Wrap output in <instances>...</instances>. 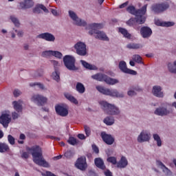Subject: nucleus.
Wrapping results in <instances>:
<instances>
[{
	"label": "nucleus",
	"instance_id": "4",
	"mask_svg": "<svg viewBox=\"0 0 176 176\" xmlns=\"http://www.w3.org/2000/svg\"><path fill=\"white\" fill-rule=\"evenodd\" d=\"M96 89L102 94H104V96H110V97H116L117 98H123L124 97L123 92L120 93L116 89H109L102 86H97Z\"/></svg>",
	"mask_w": 176,
	"mask_h": 176
},
{
	"label": "nucleus",
	"instance_id": "31",
	"mask_svg": "<svg viewBox=\"0 0 176 176\" xmlns=\"http://www.w3.org/2000/svg\"><path fill=\"white\" fill-rule=\"evenodd\" d=\"M119 32H120V34H122L124 36V38H127L128 39H130V38H131V34H130L127 30L124 28H120Z\"/></svg>",
	"mask_w": 176,
	"mask_h": 176
},
{
	"label": "nucleus",
	"instance_id": "62",
	"mask_svg": "<svg viewBox=\"0 0 176 176\" xmlns=\"http://www.w3.org/2000/svg\"><path fill=\"white\" fill-rule=\"evenodd\" d=\"M1 138H3V132L1 130H0V139Z\"/></svg>",
	"mask_w": 176,
	"mask_h": 176
},
{
	"label": "nucleus",
	"instance_id": "55",
	"mask_svg": "<svg viewBox=\"0 0 176 176\" xmlns=\"http://www.w3.org/2000/svg\"><path fill=\"white\" fill-rule=\"evenodd\" d=\"M104 175L106 176H112V172H110L109 170H107L104 171Z\"/></svg>",
	"mask_w": 176,
	"mask_h": 176
},
{
	"label": "nucleus",
	"instance_id": "26",
	"mask_svg": "<svg viewBox=\"0 0 176 176\" xmlns=\"http://www.w3.org/2000/svg\"><path fill=\"white\" fill-rule=\"evenodd\" d=\"M156 25H160L161 27H171L174 25L173 22H162L160 20L157 19L155 21Z\"/></svg>",
	"mask_w": 176,
	"mask_h": 176
},
{
	"label": "nucleus",
	"instance_id": "5",
	"mask_svg": "<svg viewBox=\"0 0 176 176\" xmlns=\"http://www.w3.org/2000/svg\"><path fill=\"white\" fill-rule=\"evenodd\" d=\"M99 104L102 107L103 111L107 115H119L120 110L115 105L111 104L104 100L99 102Z\"/></svg>",
	"mask_w": 176,
	"mask_h": 176
},
{
	"label": "nucleus",
	"instance_id": "49",
	"mask_svg": "<svg viewBox=\"0 0 176 176\" xmlns=\"http://www.w3.org/2000/svg\"><path fill=\"white\" fill-rule=\"evenodd\" d=\"M84 129H85V133L87 134V137H89V135H90V127L87 126H84Z\"/></svg>",
	"mask_w": 176,
	"mask_h": 176
},
{
	"label": "nucleus",
	"instance_id": "38",
	"mask_svg": "<svg viewBox=\"0 0 176 176\" xmlns=\"http://www.w3.org/2000/svg\"><path fill=\"white\" fill-rule=\"evenodd\" d=\"M133 61L138 63V64H142V58L140 55H133L132 57Z\"/></svg>",
	"mask_w": 176,
	"mask_h": 176
},
{
	"label": "nucleus",
	"instance_id": "58",
	"mask_svg": "<svg viewBox=\"0 0 176 176\" xmlns=\"http://www.w3.org/2000/svg\"><path fill=\"white\" fill-rule=\"evenodd\" d=\"M52 64H53L54 67H57L58 65V62L56 60H51Z\"/></svg>",
	"mask_w": 176,
	"mask_h": 176
},
{
	"label": "nucleus",
	"instance_id": "35",
	"mask_svg": "<svg viewBox=\"0 0 176 176\" xmlns=\"http://www.w3.org/2000/svg\"><path fill=\"white\" fill-rule=\"evenodd\" d=\"M76 90L80 93V94H83L85 93V85L80 82H78L76 85Z\"/></svg>",
	"mask_w": 176,
	"mask_h": 176
},
{
	"label": "nucleus",
	"instance_id": "54",
	"mask_svg": "<svg viewBox=\"0 0 176 176\" xmlns=\"http://www.w3.org/2000/svg\"><path fill=\"white\" fill-rule=\"evenodd\" d=\"M12 119H17L19 118V113H16V112H13L12 114Z\"/></svg>",
	"mask_w": 176,
	"mask_h": 176
},
{
	"label": "nucleus",
	"instance_id": "24",
	"mask_svg": "<svg viewBox=\"0 0 176 176\" xmlns=\"http://www.w3.org/2000/svg\"><path fill=\"white\" fill-rule=\"evenodd\" d=\"M12 105L14 107V109H15L16 112H21V111H23V101H14L12 102Z\"/></svg>",
	"mask_w": 176,
	"mask_h": 176
},
{
	"label": "nucleus",
	"instance_id": "6",
	"mask_svg": "<svg viewBox=\"0 0 176 176\" xmlns=\"http://www.w3.org/2000/svg\"><path fill=\"white\" fill-rule=\"evenodd\" d=\"M91 78L92 79H95V80H98L99 82H105L106 83H107V85H113L119 82V80L111 78L107 75L102 74H96L91 76Z\"/></svg>",
	"mask_w": 176,
	"mask_h": 176
},
{
	"label": "nucleus",
	"instance_id": "60",
	"mask_svg": "<svg viewBox=\"0 0 176 176\" xmlns=\"http://www.w3.org/2000/svg\"><path fill=\"white\" fill-rule=\"evenodd\" d=\"M20 139H21V140H25V135H24V134H21V135H20Z\"/></svg>",
	"mask_w": 176,
	"mask_h": 176
},
{
	"label": "nucleus",
	"instance_id": "3",
	"mask_svg": "<svg viewBox=\"0 0 176 176\" xmlns=\"http://www.w3.org/2000/svg\"><path fill=\"white\" fill-rule=\"evenodd\" d=\"M148 5H144L141 9L135 10V7L133 6H129L126 10L131 14H133L137 17V22L140 24H144L145 23V20H146V17H145V14H146V8Z\"/></svg>",
	"mask_w": 176,
	"mask_h": 176
},
{
	"label": "nucleus",
	"instance_id": "57",
	"mask_svg": "<svg viewBox=\"0 0 176 176\" xmlns=\"http://www.w3.org/2000/svg\"><path fill=\"white\" fill-rule=\"evenodd\" d=\"M78 138H79L80 140H85V139L86 138L85 137V135L81 134V133L78 134Z\"/></svg>",
	"mask_w": 176,
	"mask_h": 176
},
{
	"label": "nucleus",
	"instance_id": "63",
	"mask_svg": "<svg viewBox=\"0 0 176 176\" xmlns=\"http://www.w3.org/2000/svg\"><path fill=\"white\" fill-rule=\"evenodd\" d=\"M104 1L105 0H98V3H100V5H102Z\"/></svg>",
	"mask_w": 176,
	"mask_h": 176
},
{
	"label": "nucleus",
	"instance_id": "2",
	"mask_svg": "<svg viewBox=\"0 0 176 176\" xmlns=\"http://www.w3.org/2000/svg\"><path fill=\"white\" fill-rule=\"evenodd\" d=\"M87 30H90L89 32V35H94L96 39H100V41H109V38L107 36L105 32H101L98 30L102 28V25L100 23H92L89 25L87 28Z\"/></svg>",
	"mask_w": 176,
	"mask_h": 176
},
{
	"label": "nucleus",
	"instance_id": "53",
	"mask_svg": "<svg viewBox=\"0 0 176 176\" xmlns=\"http://www.w3.org/2000/svg\"><path fill=\"white\" fill-rule=\"evenodd\" d=\"M15 32H17L18 36H20V37L24 35V32H23V30H19V31L15 30Z\"/></svg>",
	"mask_w": 176,
	"mask_h": 176
},
{
	"label": "nucleus",
	"instance_id": "44",
	"mask_svg": "<svg viewBox=\"0 0 176 176\" xmlns=\"http://www.w3.org/2000/svg\"><path fill=\"white\" fill-rule=\"evenodd\" d=\"M10 19L12 23H14V25H16V27H19V25H20V23L19 22V19H17V18L14 17V16H11Z\"/></svg>",
	"mask_w": 176,
	"mask_h": 176
},
{
	"label": "nucleus",
	"instance_id": "51",
	"mask_svg": "<svg viewBox=\"0 0 176 176\" xmlns=\"http://www.w3.org/2000/svg\"><path fill=\"white\" fill-rule=\"evenodd\" d=\"M92 149L95 152V153H98L100 152L98 147H97V146H96L95 144L92 145Z\"/></svg>",
	"mask_w": 176,
	"mask_h": 176
},
{
	"label": "nucleus",
	"instance_id": "30",
	"mask_svg": "<svg viewBox=\"0 0 176 176\" xmlns=\"http://www.w3.org/2000/svg\"><path fill=\"white\" fill-rule=\"evenodd\" d=\"M65 97L67 98V100H69L71 102H73V104H75L76 105H78V100L75 98V97L72 96V95L69 94H65Z\"/></svg>",
	"mask_w": 176,
	"mask_h": 176
},
{
	"label": "nucleus",
	"instance_id": "45",
	"mask_svg": "<svg viewBox=\"0 0 176 176\" xmlns=\"http://www.w3.org/2000/svg\"><path fill=\"white\" fill-rule=\"evenodd\" d=\"M107 162H109V163H111L112 164H116V157H109L107 158Z\"/></svg>",
	"mask_w": 176,
	"mask_h": 176
},
{
	"label": "nucleus",
	"instance_id": "47",
	"mask_svg": "<svg viewBox=\"0 0 176 176\" xmlns=\"http://www.w3.org/2000/svg\"><path fill=\"white\" fill-rule=\"evenodd\" d=\"M8 140L11 145H14V138H13V136H12L11 135H8Z\"/></svg>",
	"mask_w": 176,
	"mask_h": 176
},
{
	"label": "nucleus",
	"instance_id": "32",
	"mask_svg": "<svg viewBox=\"0 0 176 176\" xmlns=\"http://www.w3.org/2000/svg\"><path fill=\"white\" fill-rule=\"evenodd\" d=\"M168 69L171 74H176V60L173 63H168Z\"/></svg>",
	"mask_w": 176,
	"mask_h": 176
},
{
	"label": "nucleus",
	"instance_id": "36",
	"mask_svg": "<svg viewBox=\"0 0 176 176\" xmlns=\"http://www.w3.org/2000/svg\"><path fill=\"white\" fill-rule=\"evenodd\" d=\"M126 47L128 49H140L142 45L137 43H129L126 45Z\"/></svg>",
	"mask_w": 176,
	"mask_h": 176
},
{
	"label": "nucleus",
	"instance_id": "34",
	"mask_svg": "<svg viewBox=\"0 0 176 176\" xmlns=\"http://www.w3.org/2000/svg\"><path fill=\"white\" fill-rule=\"evenodd\" d=\"M9 151V146L6 143L0 142V152L3 153Z\"/></svg>",
	"mask_w": 176,
	"mask_h": 176
},
{
	"label": "nucleus",
	"instance_id": "13",
	"mask_svg": "<svg viewBox=\"0 0 176 176\" xmlns=\"http://www.w3.org/2000/svg\"><path fill=\"white\" fill-rule=\"evenodd\" d=\"M118 67L120 71H122V72H124V74H129L130 75H137V72L127 68V65L126 64V62H124V60H121L119 63Z\"/></svg>",
	"mask_w": 176,
	"mask_h": 176
},
{
	"label": "nucleus",
	"instance_id": "14",
	"mask_svg": "<svg viewBox=\"0 0 176 176\" xmlns=\"http://www.w3.org/2000/svg\"><path fill=\"white\" fill-rule=\"evenodd\" d=\"M75 166L79 170L85 171V170L87 168V163H86V157H81L78 158L75 164Z\"/></svg>",
	"mask_w": 176,
	"mask_h": 176
},
{
	"label": "nucleus",
	"instance_id": "39",
	"mask_svg": "<svg viewBox=\"0 0 176 176\" xmlns=\"http://www.w3.org/2000/svg\"><path fill=\"white\" fill-rule=\"evenodd\" d=\"M153 138L155 141H156L157 146H160L162 145V140L160 139V136H159L157 134H154Z\"/></svg>",
	"mask_w": 176,
	"mask_h": 176
},
{
	"label": "nucleus",
	"instance_id": "43",
	"mask_svg": "<svg viewBox=\"0 0 176 176\" xmlns=\"http://www.w3.org/2000/svg\"><path fill=\"white\" fill-rule=\"evenodd\" d=\"M68 142L70 145H76V144H78V140L75 138L71 137L69 138Z\"/></svg>",
	"mask_w": 176,
	"mask_h": 176
},
{
	"label": "nucleus",
	"instance_id": "17",
	"mask_svg": "<svg viewBox=\"0 0 176 176\" xmlns=\"http://www.w3.org/2000/svg\"><path fill=\"white\" fill-rule=\"evenodd\" d=\"M34 6V1L32 0H25V2H21L18 5V9H30Z\"/></svg>",
	"mask_w": 176,
	"mask_h": 176
},
{
	"label": "nucleus",
	"instance_id": "7",
	"mask_svg": "<svg viewBox=\"0 0 176 176\" xmlns=\"http://www.w3.org/2000/svg\"><path fill=\"white\" fill-rule=\"evenodd\" d=\"M63 63L66 68L70 71H76V69H78L75 66V58L72 56L66 55L63 58Z\"/></svg>",
	"mask_w": 176,
	"mask_h": 176
},
{
	"label": "nucleus",
	"instance_id": "42",
	"mask_svg": "<svg viewBox=\"0 0 176 176\" xmlns=\"http://www.w3.org/2000/svg\"><path fill=\"white\" fill-rule=\"evenodd\" d=\"M52 56H54L56 58H63V54L58 51H53Z\"/></svg>",
	"mask_w": 176,
	"mask_h": 176
},
{
	"label": "nucleus",
	"instance_id": "22",
	"mask_svg": "<svg viewBox=\"0 0 176 176\" xmlns=\"http://www.w3.org/2000/svg\"><path fill=\"white\" fill-rule=\"evenodd\" d=\"M140 32L143 38H149L152 35V30L148 27L142 28Z\"/></svg>",
	"mask_w": 176,
	"mask_h": 176
},
{
	"label": "nucleus",
	"instance_id": "28",
	"mask_svg": "<svg viewBox=\"0 0 176 176\" xmlns=\"http://www.w3.org/2000/svg\"><path fill=\"white\" fill-rule=\"evenodd\" d=\"M80 63H82L83 67H85V68H87V69H93L94 71H96L98 69L96 65H90L85 60H80Z\"/></svg>",
	"mask_w": 176,
	"mask_h": 176
},
{
	"label": "nucleus",
	"instance_id": "15",
	"mask_svg": "<svg viewBox=\"0 0 176 176\" xmlns=\"http://www.w3.org/2000/svg\"><path fill=\"white\" fill-rule=\"evenodd\" d=\"M31 100L34 101V102H37L38 105H43V104L47 102V98L42 95L36 94L32 97Z\"/></svg>",
	"mask_w": 176,
	"mask_h": 176
},
{
	"label": "nucleus",
	"instance_id": "9",
	"mask_svg": "<svg viewBox=\"0 0 176 176\" xmlns=\"http://www.w3.org/2000/svg\"><path fill=\"white\" fill-rule=\"evenodd\" d=\"M69 16L73 21L74 24L76 25H79L80 27H85V25H86V22L85 21H82V19L78 17V15H76V13H75L74 11L69 10Z\"/></svg>",
	"mask_w": 176,
	"mask_h": 176
},
{
	"label": "nucleus",
	"instance_id": "40",
	"mask_svg": "<svg viewBox=\"0 0 176 176\" xmlns=\"http://www.w3.org/2000/svg\"><path fill=\"white\" fill-rule=\"evenodd\" d=\"M43 57H50L51 56H53V51L49 50L43 52L41 54Z\"/></svg>",
	"mask_w": 176,
	"mask_h": 176
},
{
	"label": "nucleus",
	"instance_id": "27",
	"mask_svg": "<svg viewBox=\"0 0 176 176\" xmlns=\"http://www.w3.org/2000/svg\"><path fill=\"white\" fill-rule=\"evenodd\" d=\"M95 164L98 168H101V170H105V165L104 164V161L101 158H96L95 159Z\"/></svg>",
	"mask_w": 176,
	"mask_h": 176
},
{
	"label": "nucleus",
	"instance_id": "33",
	"mask_svg": "<svg viewBox=\"0 0 176 176\" xmlns=\"http://www.w3.org/2000/svg\"><path fill=\"white\" fill-rule=\"evenodd\" d=\"M126 24L128 25H130L131 27H135V25H137V24H142V23H140L139 22L137 21V16H136V19H134V18H131L127 22H126Z\"/></svg>",
	"mask_w": 176,
	"mask_h": 176
},
{
	"label": "nucleus",
	"instance_id": "50",
	"mask_svg": "<svg viewBox=\"0 0 176 176\" xmlns=\"http://www.w3.org/2000/svg\"><path fill=\"white\" fill-rule=\"evenodd\" d=\"M14 97H19V96H21V91L19 89H15L14 91Z\"/></svg>",
	"mask_w": 176,
	"mask_h": 176
},
{
	"label": "nucleus",
	"instance_id": "1",
	"mask_svg": "<svg viewBox=\"0 0 176 176\" xmlns=\"http://www.w3.org/2000/svg\"><path fill=\"white\" fill-rule=\"evenodd\" d=\"M27 151L28 152L22 153V159H28V157H30V153H31L33 157V162H34L36 164L41 166V167H50L49 163L43 158L42 148H41V147L35 146L32 148H28Z\"/></svg>",
	"mask_w": 176,
	"mask_h": 176
},
{
	"label": "nucleus",
	"instance_id": "29",
	"mask_svg": "<svg viewBox=\"0 0 176 176\" xmlns=\"http://www.w3.org/2000/svg\"><path fill=\"white\" fill-rule=\"evenodd\" d=\"M127 160L124 157H122L120 161L117 164L118 167L120 168H124L127 166Z\"/></svg>",
	"mask_w": 176,
	"mask_h": 176
},
{
	"label": "nucleus",
	"instance_id": "18",
	"mask_svg": "<svg viewBox=\"0 0 176 176\" xmlns=\"http://www.w3.org/2000/svg\"><path fill=\"white\" fill-rule=\"evenodd\" d=\"M155 115H157L158 116H166L169 115L170 110H167L165 107H158L154 111Z\"/></svg>",
	"mask_w": 176,
	"mask_h": 176
},
{
	"label": "nucleus",
	"instance_id": "12",
	"mask_svg": "<svg viewBox=\"0 0 176 176\" xmlns=\"http://www.w3.org/2000/svg\"><path fill=\"white\" fill-rule=\"evenodd\" d=\"M56 112L60 116L65 118L68 116V107L63 104H58L55 107Z\"/></svg>",
	"mask_w": 176,
	"mask_h": 176
},
{
	"label": "nucleus",
	"instance_id": "41",
	"mask_svg": "<svg viewBox=\"0 0 176 176\" xmlns=\"http://www.w3.org/2000/svg\"><path fill=\"white\" fill-rule=\"evenodd\" d=\"M52 78L53 79H54V80H56V82H58V80H60V73H58V72H53Z\"/></svg>",
	"mask_w": 176,
	"mask_h": 176
},
{
	"label": "nucleus",
	"instance_id": "64",
	"mask_svg": "<svg viewBox=\"0 0 176 176\" xmlns=\"http://www.w3.org/2000/svg\"><path fill=\"white\" fill-rule=\"evenodd\" d=\"M61 157H62V156L59 155V156L55 157V159H56V160H58L61 159Z\"/></svg>",
	"mask_w": 176,
	"mask_h": 176
},
{
	"label": "nucleus",
	"instance_id": "23",
	"mask_svg": "<svg viewBox=\"0 0 176 176\" xmlns=\"http://www.w3.org/2000/svg\"><path fill=\"white\" fill-rule=\"evenodd\" d=\"M41 10H43L45 13H49V10L45 7V6L42 4H38L35 6V8L33 9V12L36 14L41 13Z\"/></svg>",
	"mask_w": 176,
	"mask_h": 176
},
{
	"label": "nucleus",
	"instance_id": "52",
	"mask_svg": "<svg viewBox=\"0 0 176 176\" xmlns=\"http://www.w3.org/2000/svg\"><path fill=\"white\" fill-rule=\"evenodd\" d=\"M30 86H38V87H40V89H44L43 87V85L41 84V83H31Z\"/></svg>",
	"mask_w": 176,
	"mask_h": 176
},
{
	"label": "nucleus",
	"instance_id": "37",
	"mask_svg": "<svg viewBox=\"0 0 176 176\" xmlns=\"http://www.w3.org/2000/svg\"><path fill=\"white\" fill-rule=\"evenodd\" d=\"M104 123H105V124H107V126H112V124L115 123V120H113V118L107 117L104 120Z\"/></svg>",
	"mask_w": 176,
	"mask_h": 176
},
{
	"label": "nucleus",
	"instance_id": "11",
	"mask_svg": "<svg viewBox=\"0 0 176 176\" xmlns=\"http://www.w3.org/2000/svg\"><path fill=\"white\" fill-rule=\"evenodd\" d=\"M170 6L167 3H161L158 4H155L152 6V10L154 11L155 13H162L164 12V10H167Z\"/></svg>",
	"mask_w": 176,
	"mask_h": 176
},
{
	"label": "nucleus",
	"instance_id": "61",
	"mask_svg": "<svg viewBox=\"0 0 176 176\" xmlns=\"http://www.w3.org/2000/svg\"><path fill=\"white\" fill-rule=\"evenodd\" d=\"M129 64H130V65H131V67H134V65H135V63H134V61H133V60H131L129 62Z\"/></svg>",
	"mask_w": 176,
	"mask_h": 176
},
{
	"label": "nucleus",
	"instance_id": "59",
	"mask_svg": "<svg viewBox=\"0 0 176 176\" xmlns=\"http://www.w3.org/2000/svg\"><path fill=\"white\" fill-rule=\"evenodd\" d=\"M52 14H54V16H57V10L52 9Z\"/></svg>",
	"mask_w": 176,
	"mask_h": 176
},
{
	"label": "nucleus",
	"instance_id": "48",
	"mask_svg": "<svg viewBox=\"0 0 176 176\" xmlns=\"http://www.w3.org/2000/svg\"><path fill=\"white\" fill-rule=\"evenodd\" d=\"M65 157H67V159H70V157H72L74 156V153L71 151H68L65 153Z\"/></svg>",
	"mask_w": 176,
	"mask_h": 176
},
{
	"label": "nucleus",
	"instance_id": "8",
	"mask_svg": "<svg viewBox=\"0 0 176 176\" xmlns=\"http://www.w3.org/2000/svg\"><path fill=\"white\" fill-rule=\"evenodd\" d=\"M74 49L76 50L78 56H86L87 54V49L86 48V44L82 42H78L74 45Z\"/></svg>",
	"mask_w": 176,
	"mask_h": 176
},
{
	"label": "nucleus",
	"instance_id": "25",
	"mask_svg": "<svg viewBox=\"0 0 176 176\" xmlns=\"http://www.w3.org/2000/svg\"><path fill=\"white\" fill-rule=\"evenodd\" d=\"M137 91H141V88L139 87H132L128 91L127 94L129 97H133L137 96Z\"/></svg>",
	"mask_w": 176,
	"mask_h": 176
},
{
	"label": "nucleus",
	"instance_id": "19",
	"mask_svg": "<svg viewBox=\"0 0 176 176\" xmlns=\"http://www.w3.org/2000/svg\"><path fill=\"white\" fill-rule=\"evenodd\" d=\"M101 137H102L103 141L108 145H112V144H113V142L115 141L113 140V138H112V136L111 135H108V134L105 133L104 132H102L101 133Z\"/></svg>",
	"mask_w": 176,
	"mask_h": 176
},
{
	"label": "nucleus",
	"instance_id": "46",
	"mask_svg": "<svg viewBox=\"0 0 176 176\" xmlns=\"http://www.w3.org/2000/svg\"><path fill=\"white\" fill-rule=\"evenodd\" d=\"M158 164L161 166L163 171H164L165 173H168L170 171V170H168V168L166 167V166H164L162 162H158Z\"/></svg>",
	"mask_w": 176,
	"mask_h": 176
},
{
	"label": "nucleus",
	"instance_id": "21",
	"mask_svg": "<svg viewBox=\"0 0 176 176\" xmlns=\"http://www.w3.org/2000/svg\"><path fill=\"white\" fill-rule=\"evenodd\" d=\"M152 93L155 97L162 98L164 96L163 91H162V87L159 85H155L153 87Z\"/></svg>",
	"mask_w": 176,
	"mask_h": 176
},
{
	"label": "nucleus",
	"instance_id": "16",
	"mask_svg": "<svg viewBox=\"0 0 176 176\" xmlns=\"http://www.w3.org/2000/svg\"><path fill=\"white\" fill-rule=\"evenodd\" d=\"M37 38L39 39H45V41H47L48 42H54L56 40V38L50 33H43L38 34Z\"/></svg>",
	"mask_w": 176,
	"mask_h": 176
},
{
	"label": "nucleus",
	"instance_id": "56",
	"mask_svg": "<svg viewBox=\"0 0 176 176\" xmlns=\"http://www.w3.org/2000/svg\"><path fill=\"white\" fill-rule=\"evenodd\" d=\"M129 5V1H126L124 3H122V5L120 6V9H123V8H126V6Z\"/></svg>",
	"mask_w": 176,
	"mask_h": 176
},
{
	"label": "nucleus",
	"instance_id": "20",
	"mask_svg": "<svg viewBox=\"0 0 176 176\" xmlns=\"http://www.w3.org/2000/svg\"><path fill=\"white\" fill-rule=\"evenodd\" d=\"M151 137L149 136V133L146 131H142L138 138V142H145L146 141H149Z\"/></svg>",
	"mask_w": 176,
	"mask_h": 176
},
{
	"label": "nucleus",
	"instance_id": "10",
	"mask_svg": "<svg viewBox=\"0 0 176 176\" xmlns=\"http://www.w3.org/2000/svg\"><path fill=\"white\" fill-rule=\"evenodd\" d=\"M11 121L12 117L10 116V111L3 113L1 116L0 117V123L3 126V127H8Z\"/></svg>",
	"mask_w": 176,
	"mask_h": 176
}]
</instances>
